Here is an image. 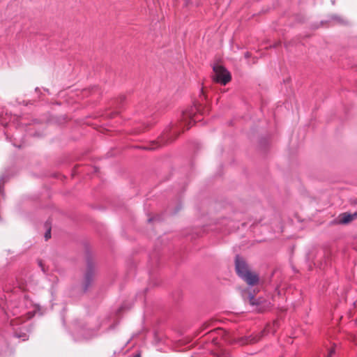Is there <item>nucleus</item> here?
Returning a JSON list of instances; mask_svg holds the SVG:
<instances>
[{
    "mask_svg": "<svg viewBox=\"0 0 357 357\" xmlns=\"http://www.w3.org/2000/svg\"><path fill=\"white\" fill-rule=\"evenodd\" d=\"M20 290V283L10 279L5 284L2 291H0V308L7 317H9L10 314L16 316L20 312L15 301Z\"/></svg>",
    "mask_w": 357,
    "mask_h": 357,
    "instance_id": "2",
    "label": "nucleus"
},
{
    "mask_svg": "<svg viewBox=\"0 0 357 357\" xmlns=\"http://www.w3.org/2000/svg\"><path fill=\"white\" fill-rule=\"evenodd\" d=\"M121 351H122V352H123V348L121 349V351H119V354L120 352H121Z\"/></svg>",
    "mask_w": 357,
    "mask_h": 357,
    "instance_id": "23",
    "label": "nucleus"
},
{
    "mask_svg": "<svg viewBox=\"0 0 357 357\" xmlns=\"http://www.w3.org/2000/svg\"><path fill=\"white\" fill-rule=\"evenodd\" d=\"M6 181H7V176L6 175L3 174L0 177V194L2 195H4L3 185Z\"/></svg>",
    "mask_w": 357,
    "mask_h": 357,
    "instance_id": "13",
    "label": "nucleus"
},
{
    "mask_svg": "<svg viewBox=\"0 0 357 357\" xmlns=\"http://www.w3.org/2000/svg\"><path fill=\"white\" fill-rule=\"evenodd\" d=\"M95 273V265L90 257L86 258V270L84 273L83 291L86 292L91 285Z\"/></svg>",
    "mask_w": 357,
    "mask_h": 357,
    "instance_id": "6",
    "label": "nucleus"
},
{
    "mask_svg": "<svg viewBox=\"0 0 357 357\" xmlns=\"http://www.w3.org/2000/svg\"><path fill=\"white\" fill-rule=\"evenodd\" d=\"M200 93L204 96V91L203 88H202Z\"/></svg>",
    "mask_w": 357,
    "mask_h": 357,
    "instance_id": "19",
    "label": "nucleus"
},
{
    "mask_svg": "<svg viewBox=\"0 0 357 357\" xmlns=\"http://www.w3.org/2000/svg\"><path fill=\"white\" fill-rule=\"evenodd\" d=\"M182 208V204L179 201L178 203H176V206L174 209L172 208V206H169L167 209V213L171 215H175Z\"/></svg>",
    "mask_w": 357,
    "mask_h": 357,
    "instance_id": "11",
    "label": "nucleus"
},
{
    "mask_svg": "<svg viewBox=\"0 0 357 357\" xmlns=\"http://www.w3.org/2000/svg\"><path fill=\"white\" fill-rule=\"evenodd\" d=\"M142 112H143L145 116L148 115L147 112H144V111H142Z\"/></svg>",
    "mask_w": 357,
    "mask_h": 357,
    "instance_id": "21",
    "label": "nucleus"
},
{
    "mask_svg": "<svg viewBox=\"0 0 357 357\" xmlns=\"http://www.w3.org/2000/svg\"><path fill=\"white\" fill-rule=\"evenodd\" d=\"M162 339L159 337V335L157 333H154V342L155 344H159L162 342Z\"/></svg>",
    "mask_w": 357,
    "mask_h": 357,
    "instance_id": "14",
    "label": "nucleus"
},
{
    "mask_svg": "<svg viewBox=\"0 0 357 357\" xmlns=\"http://www.w3.org/2000/svg\"><path fill=\"white\" fill-rule=\"evenodd\" d=\"M357 216V213H342L338 216V222L342 225H346L351 222Z\"/></svg>",
    "mask_w": 357,
    "mask_h": 357,
    "instance_id": "8",
    "label": "nucleus"
},
{
    "mask_svg": "<svg viewBox=\"0 0 357 357\" xmlns=\"http://www.w3.org/2000/svg\"><path fill=\"white\" fill-rule=\"evenodd\" d=\"M330 20L331 21H333L337 24H344L347 23L346 20H344L342 17L337 15H333L330 17Z\"/></svg>",
    "mask_w": 357,
    "mask_h": 357,
    "instance_id": "12",
    "label": "nucleus"
},
{
    "mask_svg": "<svg viewBox=\"0 0 357 357\" xmlns=\"http://www.w3.org/2000/svg\"><path fill=\"white\" fill-rule=\"evenodd\" d=\"M180 134L177 128H174L173 126H168L165 129L161 135L158 137V140L153 141L149 146H144V149L155 150L159 147L173 142Z\"/></svg>",
    "mask_w": 357,
    "mask_h": 357,
    "instance_id": "4",
    "label": "nucleus"
},
{
    "mask_svg": "<svg viewBox=\"0 0 357 357\" xmlns=\"http://www.w3.org/2000/svg\"><path fill=\"white\" fill-rule=\"evenodd\" d=\"M116 354H117V351H114V354L116 355Z\"/></svg>",
    "mask_w": 357,
    "mask_h": 357,
    "instance_id": "24",
    "label": "nucleus"
},
{
    "mask_svg": "<svg viewBox=\"0 0 357 357\" xmlns=\"http://www.w3.org/2000/svg\"><path fill=\"white\" fill-rule=\"evenodd\" d=\"M26 328L25 326L22 327V328ZM20 329H22V328H20Z\"/></svg>",
    "mask_w": 357,
    "mask_h": 357,
    "instance_id": "25",
    "label": "nucleus"
},
{
    "mask_svg": "<svg viewBox=\"0 0 357 357\" xmlns=\"http://www.w3.org/2000/svg\"><path fill=\"white\" fill-rule=\"evenodd\" d=\"M235 270L238 276L249 285H254L259 281V276L251 272L245 259L236 255L235 257Z\"/></svg>",
    "mask_w": 357,
    "mask_h": 357,
    "instance_id": "3",
    "label": "nucleus"
},
{
    "mask_svg": "<svg viewBox=\"0 0 357 357\" xmlns=\"http://www.w3.org/2000/svg\"><path fill=\"white\" fill-rule=\"evenodd\" d=\"M331 2H332V4H333V5H334V4H335V0H332V1H331Z\"/></svg>",
    "mask_w": 357,
    "mask_h": 357,
    "instance_id": "22",
    "label": "nucleus"
},
{
    "mask_svg": "<svg viewBox=\"0 0 357 357\" xmlns=\"http://www.w3.org/2000/svg\"><path fill=\"white\" fill-rule=\"evenodd\" d=\"M189 117H190V122H189V123H191V122H192V121L193 122L195 121V120L194 119L193 116H191V114H190Z\"/></svg>",
    "mask_w": 357,
    "mask_h": 357,
    "instance_id": "18",
    "label": "nucleus"
},
{
    "mask_svg": "<svg viewBox=\"0 0 357 357\" xmlns=\"http://www.w3.org/2000/svg\"><path fill=\"white\" fill-rule=\"evenodd\" d=\"M124 309V305L120 307L114 314L100 319L96 327L91 326L82 320H77L73 324L71 335L75 342H83L97 337L102 333H109L114 331L119 323V314Z\"/></svg>",
    "mask_w": 357,
    "mask_h": 357,
    "instance_id": "1",
    "label": "nucleus"
},
{
    "mask_svg": "<svg viewBox=\"0 0 357 357\" xmlns=\"http://www.w3.org/2000/svg\"><path fill=\"white\" fill-rule=\"evenodd\" d=\"M155 220H160V217L159 216H155V217H150L148 218V222H152Z\"/></svg>",
    "mask_w": 357,
    "mask_h": 357,
    "instance_id": "15",
    "label": "nucleus"
},
{
    "mask_svg": "<svg viewBox=\"0 0 357 357\" xmlns=\"http://www.w3.org/2000/svg\"><path fill=\"white\" fill-rule=\"evenodd\" d=\"M17 318L16 319H12L10 321V324L12 327H15L17 325ZM14 332H13V336L20 339H22V341H24L29 338V335L26 334V333L18 331L17 330L13 328Z\"/></svg>",
    "mask_w": 357,
    "mask_h": 357,
    "instance_id": "9",
    "label": "nucleus"
},
{
    "mask_svg": "<svg viewBox=\"0 0 357 357\" xmlns=\"http://www.w3.org/2000/svg\"><path fill=\"white\" fill-rule=\"evenodd\" d=\"M45 228L46 229V231L44 234V238L45 241L49 240L51 238V221L47 220L44 225Z\"/></svg>",
    "mask_w": 357,
    "mask_h": 357,
    "instance_id": "10",
    "label": "nucleus"
},
{
    "mask_svg": "<svg viewBox=\"0 0 357 357\" xmlns=\"http://www.w3.org/2000/svg\"><path fill=\"white\" fill-rule=\"evenodd\" d=\"M38 265H39V266L41 268V270L45 273V268H44V267H43V264H42V261H38Z\"/></svg>",
    "mask_w": 357,
    "mask_h": 357,
    "instance_id": "17",
    "label": "nucleus"
},
{
    "mask_svg": "<svg viewBox=\"0 0 357 357\" xmlns=\"http://www.w3.org/2000/svg\"><path fill=\"white\" fill-rule=\"evenodd\" d=\"M245 56L246 58H248V57L249 56V52H246V53L245 54Z\"/></svg>",
    "mask_w": 357,
    "mask_h": 357,
    "instance_id": "20",
    "label": "nucleus"
},
{
    "mask_svg": "<svg viewBox=\"0 0 357 357\" xmlns=\"http://www.w3.org/2000/svg\"><path fill=\"white\" fill-rule=\"evenodd\" d=\"M214 75L213 81L222 85H226L231 79V73L227 69L220 65H215L213 67Z\"/></svg>",
    "mask_w": 357,
    "mask_h": 357,
    "instance_id": "5",
    "label": "nucleus"
},
{
    "mask_svg": "<svg viewBox=\"0 0 357 357\" xmlns=\"http://www.w3.org/2000/svg\"><path fill=\"white\" fill-rule=\"evenodd\" d=\"M335 353V349H331L329 351H328V354L327 355L326 357H332L333 355Z\"/></svg>",
    "mask_w": 357,
    "mask_h": 357,
    "instance_id": "16",
    "label": "nucleus"
},
{
    "mask_svg": "<svg viewBox=\"0 0 357 357\" xmlns=\"http://www.w3.org/2000/svg\"><path fill=\"white\" fill-rule=\"evenodd\" d=\"M243 296L245 299H248L251 305L256 307L258 312H263L262 301L264 299L262 298H256L251 292L244 293Z\"/></svg>",
    "mask_w": 357,
    "mask_h": 357,
    "instance_id": "7",
    "label": "nucleus"
}]
</instances>
